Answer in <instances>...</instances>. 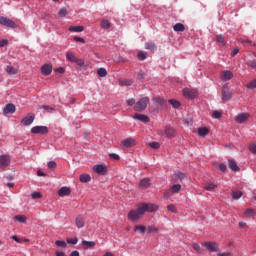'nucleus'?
<instances>
[{
	"instance_id": "nucleus-51",
	"label": "nucleus",
	"mask_w": 256,
	"mask_h": 256,
	"mask_svg": "<svg viewBox=\"0 0 256 256\" xmlns=\"http://www.w3.org/2000/svg\"><path fill=\"white\" fill-rule=\"evenodd\" d=\"M31 197L32 199H41L43 197V194H41V192H33Z\"/></svg>"
},
{
	"instance_id": "nucleus-36",
	"label": "nucleus",
	"mask_w": 256,
	"mask_h": 256,
	"mask_svg": "<svg viewBox=\"0 0 256 256\" xmlns=\"http://www.w3.org/2000/svg\"><path fill=\"white\" fill-rule=\"evenodd\" d=\"M59 19H63V17H67V8L63 7L58 12Z\"/></svg>"
},
{
	"instance_id": "nucleus-29",
	"label": "nucleus",
	"mask_w": 256,
	"mask_h": 256,
	"mask_svg": "<svg viewBox=\"0 0 256 256\" xmlns=\"http://www.w3.org/2000/svg\"><path fill=\"white\" fill-rule=\"evenodd\" d=\"M135 119H138V121H142V123H149V117L143 115V114H136Z\"/></svg>"
},
{
	"instance_id": "nucleus-13",
	"label": "nucleus",
	"mask_w": 256,
	"mask_h": 256,
	"mask_svg": "<svg viewBox=\"0 0 256 256\" xmlns=\"http://www.w3.org/2000/svg\"><path fill=\"white\" fill-rule=\"evenodd\" d=\"M233 79V72L229 70H224L221 73V80L225 83L227 81H231Z\"/></svg>"
},
{
	"instance_id": "nucleus-57",
	"label": "nucleus",
	"mask_w": 256,
	"mask_h": 256,
	"mask_svg": "<svg viewBox=\"0 0 256 256\" xmlns=\"http://www.w3.org/2000/svg\"><path fill=\"white\" fill-rule=\"evenodd\" d=\"M172 196H173V191L171 190V188L164 191V197L169 198V197H172Z\"/></svg>"
},
{
	"instance_id": "nucleus-22",
	"label": "nucleus",
	"mask_w": 256,
	"mask_h": 256,
	"mask_svg": "<svg viewBox=\"0 0 256 256\" xmlns=\"http://www.w3.org/2000/svg\"><path fill=\"white\" fill-rule=\"evenodd\" d=\"M119 85H121V87H131V85H133V80L121 79L119 80Z\"/></svg>"
},
{
	"instance_id": "nucleus-25",
	"label": "nucleus",
	"mask_w": 256,
	"mask_h": 256,
	"mask_svg": "<svg viewBox=\"0 0 256 256\" xmlns=\"http://www.w3.org/2000/svg\"><path fill=\"white\" fill-rule=\"evenodd\" d=\"M134 231L137 233H141V235H145V232L147 231V227L144 225H136L134 226Z\"/></svg>"
},
{
	"instance_id": "nucleus-17",
	"label": "nucleus",
	"mask_w": 256,
	"mask_h": 256,
	"mask_svg": "<svg viewBox=\"0 0 256 256\" xmlns=\"http://www.w3.org/2000/svg\"><path fill=\"white\" fill-rule=\"evenodd\" d=\"M139 187L140 189H149V187H151V179L143 178L140 180Z\"/></svg>"
},
{
	"instance_id": "nucleus-21",
	"label": "nucleus",
	"mask_w": 256,
	"mask_h": 256,
	"mask_svg": "<svg viewBox=\"0 0 256 256\" xmlns=\"http://www.w3.org/2000/svg\"><path fill=\"white\" fill-rule=\"evenodd\" d=\"M75 223L78 229H83V227H85V218L80 215L76 218Z\"/></svg>"
},
{
	"instance_id": "nucleus-55",
	"label": "nucleus",
	"mask_w": 256,
	"mask_h": 256,
	"mask_svg": "<svg viewBox=\"0 0 256 256\" xmlns=\"http://www.w3.org/2000/svg\"><path fill=\"white\" fill-rule=\"evenodd\" d=\"M109 157H110V159H114V161H119V159H121V157L115 153H110Z\"/></svg>"
},
{
	"instance_id": "nucleus-1",
	"label": "nucleus",
	"mask_w": 256,
	"mask_h": 256,
	"mask_svg": "<svg viewBox=\"0 0 256 256\" xmlns=\"http://www.w3.org/2000/svg\"><path fill=\"white\" fill-rule=\"evenodd\" d=\"M144 213L143 210L141 209V206L138 204L137 209L130 210L128 213V219L132 223H137L139 219L143 217Z\"/></svg>"
},
{
	"instance_id": "nucleus-8",
	"label": "nucleus",
	"mask_w": 256,
	"mask_h": 256,
	"mask_svg": "<svg viewBox=\"0 0 256 256\" xmlns=\"http://www.w3.org/2000/svg\"><path fill=\"white\" fill-rule=\"evenodd\" d=\"M122 147H125L126 149H129L131 147H135V145H137V140H135V138L133 137H129L124 139L121 142Z\"/></svg>"
},
{
	"instance_id": "nucleus-19",
	"label": "nucleus",
	"mask_w": 256,
	"mask_h": 256,
	"mask_svg": "<svg viewBox=\"0 0 256 256\" xmlns=\"http://www.w3.org/2000/svg\"><path fill=\"white\" fill-rule=\"evenodd\" d=\"M95 245H96L95 241H87V240L82 241V247L85 251H87L88 249H93Z\"/></svg>"
},
{
	"instance_id": "nucleus-44",
	"label": "nucleus",
	"mask_w": 256,
	"mask_h": 256,
	"mask_svg": "<svg viewBox=\"0 0 256 256\" xmlns=\"http://www.w3.org/2000/svg\"><path fill=\"white\" fill-rule=\"evenodd\" d=\"M147 233H159V228L155 226H148Z\"/></svg>"
},
{
	"instance_id": "nucleus-30",
	"label": "nucleus",
	"mask_w": 256,
	"mask_h": 256,
	"mask_svg": "<svg viewBox=\"0 0 256 256\" xmlns=\"http://www.w3.org/2000/svg\"><path fill=\"white\" fill-rule=\"evenodd\" d=\"M145 49H148L149 51H157V45H155L154 42H146Z\"/></svg>"
},
{
	"instance_id": "nucleus-28",
	"label": "nucleus",
	"mask_w": 256,
	"mask_h": 256,
	"mask_svg": "<svg viewBox=\"0 0 256 256\" xmlns=\"http://www.w3.org/2000/svg\"><path fill=\"white\" fill-rule=\"evenodd\" d=\"M6 73L8 75H17V73H19V70H17L15 67L13 66H7L6 67Z\"/></svg>"
},
{
	"instance_id": "nucleus-39",
	"label": "nucleus",
	"mask_w": 256,
	"mask_h": 256,
	"mask_svg": "<svg viewBox=\"0 0 256 256\" xmlns=\"http://www.w3.org/2000/svg\"><path fill=\"white\" fill-rule=\"evenodd\" d=\"M97 74L99 77H107V70L105 68H99Z\"/></svg>"
},
{
	"instance_id": "nucleus-59",
	"label": "nucleus",
	"mask_w": 256,
	"mask_h": 256,
	"mask_svg": "<svg viewBox=\"0 0 256 256\" xmlns=\"http://www.w3.org/2000/svg\"><path fill=\"white\" fill-rule=\"evenodd\" d=\"M192 247H193L194 251H197V253H201V246H199L198 243H194L192 245Z\"/></svg>"
},
{
	"instance_id": "nucleus-43",
	"label": "nucleus",
	"mask_w": 256,
	"mask_h": 256,
	"mask_svg": "<svg viewBox=\"0 0 256 256\" xmlns=\"http://www.w3.org/2000/svg\"><path fill=\"white\" fill-rule=\"evenodd\" d=\"M55 245H56L57 247H62V249H65V247H67V242L62 241V240H57V241L55 242Z\"/></svg>"
},
{
	"instance_id": "nucleus-26",
	"label": "nucleus",
	"mask_w": 256,
	"mask_h": 256,
	"mask_svg": "<svg viewBox=\"0 0 256 256\" xmlns=\"http://www.w3.org/2000/svg\"><path fill=\"white\" fill-rule=\"evenodd\" d=\"M204 189L206 191H215V189H217V184L213 182H207L204 186Z\"/></svg>"
},
{
	"instance_id": "nucleus-45",
	"label": "nucleus",
	"mask_w": 256,
	"mask_h": 256,
	"mask_svg": "<svg viewBox=\"0 0 256 256\" xmlns=\"http://www.w3.org/2000/svg\"><path fill=\"white\" fill-rule=\"evenodd\" d=\"M247 89H256V79H253L246 85Z\"/></svg>"
},
{
	"instance_id": "nucleus-38",
	"label": "nucleus",
	"mask_w": 256,
	"mask_h": 256,
	"mask_svg": "<svg viewBox=\"0 0 256 256\" xmlns=\"http://www.w3.org/2000/svg\"><path fill=\"white\" fill-rule=\"evenodd\" d=\"M217 43H220V45H226L227 42H225V37L223 35H217L216 36Z\"/></svg>"
},
{
	"instance_id": "nucleus-14",
	"label": "nucleus",
	"mask_w": 256,
	"mask_h": 256,
	"mask_svg": "<svg viewBox=\"0 0 256 256\" xmlns=\"http://www.w3.org/2000/svg\"><path fill=\"white\" fill-rule=\"evenodd\" d=\"M41 73L42 75H49L50 73H53V65L51 64H44L41 67Z\"/></svg>"
},
{
	"instance_id": "nucleus-2",
	"label": "nucleus",
	"mask_w": 256,
	"mask_h": 256,
	"mask_svg": "<svg viewBox=\"0 0 256 256\" xmlns=\"http://www.w3.org/2000/svg\"><path fill=\"white\" fill-rule=\"evenodd\" d=\"M231 99H233V90L229 88L227 84H225L221 90V100L224 103H227V101H231Z\"/></svg>"
},
{
	"instance_id": "nucleus-34",
	"label": "nucleus",
	"mask_w": 256,
	"mask_h": 256,
	"mask_svg": "<svg viewBox=\"0 0 256 256\" xmlns=\"http://www.w3.org/2000/svg\"><path fill=\"white\" fill-rule=\"evenodd\" d=\"M66 59L68 61H71L72 63H75V61L77 60V56H75V53L67 52Z\"/></svg>"
},
{
	"instance_id": "nucleus-53",
	"label": "nucleus",
	"mask_w": 256,
	"mask_h": 256,
	"mask_svg": "<svg viewBox=\"0 0 256 256\" xmlns=\"http://www.w3.org/2000/svg\"><path fill=\"white\" fill-rule=\"evenodd\" d=\"M254 213H255V212L253 211V209L248 208V209H246V211H245V216H246V217H253Z\"/></svg>"
},
{
	"instance_id": "nucleus-16",
	"label": "nucleus",
	"mask_w": 256,
	"mask_h": 256,
	"mask_svg": "<svg viewBox=\"0 0 256 256\" xmlns=\"http://www.w3.org/2000/svg\"><path fill=\"white\" fill-rule=\"evenodd\" d=\"M228 167L229 169H231V171H234L236 173L241 171V168H239V166L237 165V162L233 159L228 160Z\"/></svg>"
},
{
	"instance_id": "nucleus-58",
	"label": "nucleus",
	"mask_w": 256,
	"mask_h": 256,
	"mask_svg": "<svg viewBox=\"0 0 256 256\" xmlns=\"http://www.w3.org/2000/svg\"><path fill=\"white\" fill-rule=\"evenodd\" d=\"M249 151H251V153H253V155H256V144H250Z\"/></svg>"
},
{
	"instance_id": "nucleus-50",
	"label": "nucleus",
	"mask_w": 256,
	"mask_h": 256,
	"mask_svg": "<svg viewBox=\"0 0 256 256\" xmlns=\"http://www.w3.org/2000/svg\"><path fill=\"white\" fill-rule=\"evenodd\" d=\"M221 115L222 114H221L220 111L215 110V111L212 112L213 119H221Z\"/></svg>"
},
{
	"instance_id": "nucleus-7",
	"label": "nucleus",
	"mask_w": 256,
	"mask_h": 256,
	"mask_svg": "<svg viewBox=\"0 0 256 256\" xmlns=\"http://www.w3.org/2000/svg\"><path fill=\"white\" fill-rule=\"evenodd\" d=\"M0 25H4L5 27H10L11 29H15V27H17V24H15L13 20L4 16H0Z\"/></svg>"
},
{
	"instance_id": "nucleus-24",
	"label": "nucleus",
	"mask_w": 256,
	"mask_h": 256,
	"mask_svg": "<svg viewBox=\"0 0 256 256\" xmlns=\"http://www.w3.org/2000/svg\"><path fill=\"white\" fill-rule=\"evenodd\" d=\"M33 135H47L49 133L48 129H31Z\"/></svg>"
},
{
	"instance_id": "nucleus-52",
	"label": "nucleus",
	"mask_w": 256,
	"mask_h": 256,
	"mask_svg": "<svg viewBox=\"0 0 256 256\" xmlns=\"http://www.w3.org/2000/svg\"><path fill=\"white\" fill-rule=\"evenodd\" d=\"M79 240L77 239V237L75 238H67V243H69L70 245H77V242Z\"/></svg>"
},
{
	"instance_id": "nucleus-5",
	"label": "nucleus",
	"mask_w": 256,
	"mask_h": 256,
	"mask_svg": "<svg viewBox=\"0 0 256 256\" xmlns=\"http://www.w3.org/2000/svg\"><path fill=\"white\" fill-rule=\"evenodd\" d=\"M203 247H205L207 251H210V253H219V251H221L217 242H204Z\"/></svg>"
},
{
	"instance_id": "nucleus-3",
	"label": "nucleus",
	"mask_w": 256,
	"mask_h": 256,
	"mask_svg": "<svg viewBox=\"0 0 256 256\" xmlns=\"http://www.w3.org/2000/svg\"><path fill=\"white\" fill-rule=\"evenodd\" d=\"M140 209H142V213H155V211H159V205L153 203H140Z\"/></svg>"
},
{
	"instance_id": "nucleus-61",
	"label": "nucleus",
	"mask_w": 256,
	"mask_h": 256,
	"mask_svg": "<svg viewBox=\"0 0 256 256\" xmlns=\"http://www.w3.org/2000/svg\"><path fill=\"white\" fill-rule=\"evenodd\" d=\"M6 45H9V40L7 39L0 40V47H6Z\"/></svg>"
},
{
	"instance_id": "nucleus-63",
	"label": "nucleus",
	"mask_w": 256,
	"mask_h": 256,
	"mask_svg": "<svg viewBox=\"0 0 256 256\" xmlns=\"http://www.w3.org/2000/svg\"><path fill=\"white\" fill-rule=\"evenodd\" d=\"M217 256H232L231 252L218 253Z\"/></svg>"
},
{
	"instance_id": "nucleus-31",
	"label": "nucleus",
	"mask_w": 256,
	"mask_h": 256,
	"mask_svg": "<svg viewBox=\"0 0 256 256\" xmlns=\"http://www.w3.org/2000/svg\"><path fill=\"white\" fill-rule=\"evenodd\" d=\"M194 133H197L199 137H207V134L209 133V129L194 130Z\"/></svg>"
},
{
	"instance_id": "nucleus-9",
	"label": "nucleus",
	"mask_w": 256,
	"mask_h": 256,
	"mask_svg": "<svg viewBox=\"0 0 256 256\" xmlns=\"http://www.w3.org/2000/svg\"><path fill=\"white\" fill-rule=\"evenodd\" d=\"M94 173L98 175H106L107 174V166L105 164H97L93 167Z\"/></svg>"
},
{
	"instance_id": "nucleus-41",
	"label": "nucleus",
	"mask_w": 256,
	"mask_h": 256,
	"mask_svg": "<svg viewBox=\"0 0 256 256\" xmlns=\"http://www.w3.org/2000/svg\"><path fill=\"white\" fill-rule=\"evenodd\" d=\"M168 103H169L170 105H173V107H174L175 109H177V107H180V105H181V103H179V101H177V100H175V99H170V100H168Z\"/></svg>"
},
{
	"instance_id": "nucleus-49",
	"label": "nucleus",
	"mask_w": 256,
	"mask_h": 256,
	"mask_svg": "<svg viewBox=\"0 0 256 256\" xmlns=\"http://www.w3.org/2000/svg\"><path fill=\"white\" fill-rule=\"evenodd\" d=\"M149 147H151V149H159L161 144H159V142H150Z\"/></svg>"
},
{
	"instance_id": "nucleus-10",
	"label": "nucleus",
	"mask_w": 256,
	"mask_h": 256,
	"mask_svg": "<svg viewBox=\"0 0 256 256\" xmlns=\"http://www.w3.org/2000/svg\"><path fill=\"white\" fill-rule=\"evenodd\" d=\"M183 95H184V97H187L188 99H195V97H197V90L184 88Z\"/></svg>"
},
{
	"instance_id": "nucleus-46",
	"label": "nucleus",
	"mask_w": 256,
	"mask_h": 256,
	"mask_svg": "<svg viewBox=\"0 0 256 256\" xmlns=\"http://www.w3.org/2000/svg\"><path fill=\"white\" fill-rule=\"evenodd\" d=\"M187 177V175H185V173L182 172H178L175 174V179H179L180 181H183V179H185Z\"/></svg>"
},
{
	"instance_id": "nucleus-40",
	"label": "nucleus",
	"mask_w": 256,
	"mask_h": 256,
	"mask_svg": "<svg viewBox=\"0 0 256 256\" xmlns=\"http://www.w3.org/2000/svg\"><path fill=\"white\" fill-rule=\"evenodd\" d=\"M138 59L140 61H145V59H147V52L139 51L138 52Z\"/></svg>"
},
{
	"instance_id": "nucleus-32",
	"label": "nucleus",
	"mask_w": 256,
	"mask_h": 256,
	"mask_svg": "<svg viewBox=\"0 0 256 256\" xmlns=\"http://www.w3.org/2000/svg\"><path fill=\"white\" fill-rule=\"evenodd\" d=\"M79 179L81 183H89L91 181V176L89 174H81Z\"/></svg>"
},
{
	"instance_id": "nucleus-47",
	"label": "nucleus",
	"mask_w": 256,
	"mask_h": 256,
	"mask_svg": "<svg viewBox=\"0 0 256 256\" xmlns=\"http://www.w3.org/2000/svg\"><path fill=\"white\" fill-rule=\"evenodd\" d=\"M100 25L102 29H109V27H111V23H109L107 20H103Z\"/></svg>"
},
{
	"instance_id": "nucleus-33",
	"label": "nucleus",
	"mask_w": 256,
	"mask_h": 256,
	"mask_svg": "<svg viewBox=\"0 0 256 256\" xmlns=\"http://www.w3.org/2000/svg\"><path fill=\"white\" fill-rule=\"evenodd\" d=\"M14 221H18L19 223H26L27 222V216H25V215H16L14 217Z\"/></svg>"
},
{
	"instance_id": "nucleus-64",
	"label": "nucleus",
	"mask_w": 256,
	"mask_h": 256,
	"mask_svg": "<svg viewBox=\"0 0 256 256\" xmlns=\"http://www.w3.org/2000/svg\"><path fill=\"white\" fill-rule=\"evenodd\" d=\"M55 255L56 256H67V254H65V252H61V251H56Z\"/></svg>"
},
{
	"instance_id": "nucleus-23",
	"label": "nucleus",
	"mask_w": 256,
	"mask_h": 256,
	"mask_svg": "<svg viewBox=\"0 0 256 256\" xmlns=\"http://www.w3.org/2000/svg\"><path fill=\"white\" fill-rule=\"evenodd\" d=\"M71 33H81L85 30L83 26H70L68 29Z\"/></svg>"
},
{
	"instance_id": "nucleus-27",
	"label": "nucleus",
	"mask_w": 256,
	"mask_h": 256,
	"mask_svg": "<svg viewBox=\"0 0 256 256\" xmlns=\"http://www.w3.org/2000/svg\"><path fill=\"white\" fill-rule=\"evenodd\" d=\"M174 31H176V33H183V31H185V25L181 24V23H176L173 26Z\"/></svg>"
},
{
	"instance_id": "nucleus-37",
	"label": "nucleus",
	"mask_w": 256,
	"mask_h": 256,
	"mask_svg": "<svg viewBox=\"0 0 256 256\" xmlns=\"http://www.w3.org/2000/svg\"><path fill=\"white\" fill-rule=\"evenodd\" d=\"M170 190H172V193H179L181 191V184L172 185Z\"/></svg>"
},
{
	"instance_id": "nucleus-35",
	"label": "nucleus",
	"mask_w": 256,
	"mask_h": 256,
	"mask_svg": "<svg viewBox=\"0 0 256 256\" xmlns=\"http://www.w3.org/2000/svg\"><path fill=\"white\" fill-rule=\"evenodd\" d=\"M242 197H243V192L239 190L232 192V199L237 200V199H241Z\"/></svg>"
},
{
	"instance_id": "nucleus-54",
	"label": "nucleus",
	"mask_w": 256,
	"mask_h": 256,
	"mask_svg": "<svg viewBox=\"0 0 256 256\" xmlns=\"http://www.w3.org/2000/svg\"><path fill=\"white\" fill-rule=\"evenodd\" d=\"M168 211H171V213H177V207L175 205L170 204L167 206Z\"/></svg>"
},
{
	"instance_id": "nucleus-42",
	"label": "nucleus",
	"mask_w": 256,
	"mask_h": 256,
	"mask_svg": "<svg viewBox=\"0 0 256 256\" xmlns=\"http://www.w3.org/2000/svg\"><path fill=\"white\" fill-rule=\"evenodd\" d=\"M11 239H13V241H16V243H29V239H24V240H22V239H19V237H17V236H12L11 237Z\"/></svg>"
},
{
	"instance_id": "nucleus-4",
	"label": "nucleus",
	"mask_w": 256,
	"mask_h": 256,
	"mask_svg": "<svg viewBox=\"0 0 256 256\" xmlns=\"http://www.w3.org/2000/svg\"><path fill=\"white\" fill-rule=\"evenodd\" d=\"M147 105H149V98L144 97L134 105V110L138 112L145 111L147 109Z\"/></svg>"
},
{
	"instance_id": "nucleus-20",
	"label": "nucleus",
	"mask_w": 256,
	"mask_h": 256,
	"mask_svg": "<svg viewBox=\"0 0 256 256\" xmlns=\"http://www.w3.org/2000/svg\"><path fill=\"white\" fill-rule=\"evenodd\" d=\"M15 111L16 108L13 104H7L3 109L4 115H9V113H15Z\"/></svg>"
},
{
	"instance_id": "nucleus-62",
	"label": "nucleus",
	"mask_w": 256,
	"mask_h": 256,
	"mask_svg": "<svg viewBox=\"0 0 256 256\" xmlns=\"http://www.w3.org/2000/svg\"><path fill=\"white\" fill-rule=\"evenodd\" d=\"M137 79H139L140 81H142V79H145V72L140 71L137 75Z\"/></svg>"
},
{
	"instance_id": "nucleus-48",
	"label": "nucleus",
	"mask_w": 256,
	"mask_h": 256,
	"mask_svg": "<svg viewBox=\"0 0 256 256\" xmlns=\"http://www.w3.org/2000/svg\"><path fill=\"white\" fill-rule=\"evenodd\" d=\"M78 67H85V60L76 58L75 62Z\"/></svg>"
},
{
	"instance_id": "nucleus-18",
	"label": "nucleus",
	"mask_w": 256,
	"mask_h": 256,
	"mask_svg": "<svg viewBox=\"0 0 256 256\" xmlns=\"http://www.w3.org/2000/svg\"><path fill=\"white\" fill-rule=\"evenodd\" d=\"M59 197H67L71 195V188L69 187H62L58 190Z\"/></svg>"
},
{
	"instance_id": "nucleus-12",
	"label": "nucleus",
	"mask_w": 256,
	"mask_h": 256,
	"mask_svg": "<svg viewBox=\"0 0 256 256\" xmlns=\"http://www.w3.org/2000/svg\"><path fill=\"white\" fill-rule=\"evenodd\" d=\"M35 121V114H28L21 120V124L24 126L31 125Z\"/></svg>"
},
{
	"instance_id": "nucleus-11",
	"label": "nucleus",
	"mask_w": 256,
	"mask_h": 256,
	"mask_svg": "<svg viewBox=\"0 0 256 256\" xmlns=\"http://www.w3.org/2000/svg\"><path fill=\"white\" fill-rule=\"evenodd\" d=\"M236 123H247L249 121V113H240L235 117Z\"/></svg>"
},
{
	"instance_id": "nucleus-15",
	"label": "nucleus",
	"mask_w": 256,
	"mask_h": 256,
	"mask_svg": "<svg viewBox=\"0 0 256 256\" xmlns=\"http://www.w3.org/2000/svg\"><path fill=\"white\" fill-rule=\"evenodd\" d=\"M160 135H162V137H168L169 139H171V137H173L175 135V130L173 129H162L160 130Z\"/></svg>"
},
{
	"instance_id": "nucleus-60",
	"label": "nucleus",
	"mask_w": 256,
	"mask_h": 256,
	"mask_svg": "<svg viewBox=\"0 0 256 256\" xmlns=\"http://www.w3.org/2000/svg\"><path fill=\"white\" fill-rule=\"evenodd\" d=\"M57 167V163L55 161L48 162V169H55Z\"/></svg>"
},
{
	"instance_id": "nucleus-56",
	"label": "nucleus",
	"mask_w": 256,
	"mask_h": 256,
	"mask_svg": "<svg viewBox=\"0 0 256 256\" xmlns=\"http://www.w3.org/2000/svg\"><path fill=\"white\" fill-rule=\"evenodd\" d=\"M246 65H248V67H252V69H256V60L246 62Z\"/></svg>"
},
{
	"instance_id": "nucleus-6",
	"label": "nucleus",
	"mask_w": 256,
	"mask_h": 256,
	"mask_svg": "<svg viewBox=\"0 0 256 256\" xmlns=\"http://www.w3.org/2000/svg\"><path fill=\"white\" fill-rule=\"evenodd\" d=\"M11 165V156L9 154L0 155V169H7Z\"/></svg>"
}]
</instances>
